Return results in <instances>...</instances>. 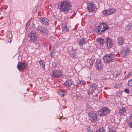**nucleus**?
Segmentation results:
<instances>
[{
  "label": "nucleus",
  "instance_id": "nucleus-1",
  "mask_svg": "<svg viewBox=\"0 0 132 132\" xmlns=\"http://www.w3.org/2000/svg\"><path fill=\"white\" fill-rule=\"evenodd\" d=\"M70 2L65 0L60 3L58 4V8L62 12H68L71 8Z\"/></svg>",
  "mask_w": 132,
  "mask_h": 132
},
{
  "label": "nucleus",
  "instance_id": "nucleus-2",
  "mask_svg": "<svg viewBox=\"0 0 132 132\" xmlns=\"http://www.w3.org/2000/svg\"><path fill=\"white\" fill-rule=\"evenodd\" d=\"M108 26L106 23H102L96 28V32L98 34L101 35L108 29Z\"/></svg>",
  "mask_w": 132,
  "mask_h": 132
},
{
  "label": "nucleus",
  "instance_id": "nucleus-3",
  "mask_svg": "<svg viewBox=\"0 0 132 132\" xmlns=\"http://www.w3.org/2000/svg\"><path fill=\"white\" fill-rule=\"evenodd\" d=\"M114 58V55L113 54H106L103 57V60L105 63H109L113 62Z\"/></svg>",
  "mask_w": 132,
  "mask_h": 132
},
{
  "label": "nucleus",
  "instance_id": "nucleus-4",
  "mask_svg": "<svg viewBox=\"0 0 132 132\" xmlns=\"http://www.w3.org/2000/svg\"><path fill=\"white\" fill-rule=\"evenodd\" d=\"M28 36L30 39V42H35L38 39V35L35 31H32L28 34Z\"/></svg>",
  "mask_w": 132,
  "mask_h": 132
},
{
  "label": "nucleus",
  "instance_id": "nucleus-5",
  "mask_svg": "<svg viewBox=\"0 0 132 132\" xmlns=\"http://www.w3.org/2000/svg\"><path fill=\"white\" fill-rule=\"evenodd\" d=\"M89 120L92 122H95L97 119V114L96 111H90L88 113Z\"/></svg>",
  "mask_w": 132,
  "mask_h": 132
},
{
  "label": "nucleus",
  "instance_id": "nucleus-6",
  "mask_svg": "<svg viewBox=\"0 0 132 132\" xmlns=\"http://www.w3.org/2000/svg\"><path fill=\"white\" fill-rule=\"evenodd\" d=\"M38 32L42 34L47 35L48 34V30L45 27L43 26H39L36 28Z\"/></svg>",
  "mask_w": 132,
  "mask_h": 132
},
{
  "label": "nucleus",
  "instance_id": "nucleus-7",
  "mask_svg": "<svg viewBox=\"0 0 132 132\" xmlns=\"http://www.w3.org/2000/svg\"><path fill=\"white\" fill-rule=\"evenodd\" d=\"M110 110L107 107H102L98 112V115L101 116H102L106 115L109 113Z\"/></svg>",
  "mask_w": 132,
  "mask_h": 132
},
{
  "label": "nucleus",
  "instance_id": "nucleus-8",
  "mask_svg": "<svg viewBox=\"0 0 132 132\" xmlns=\"http://www.w3.org/2000/svg\"><path fill=\"white\" fill-rule=\"evenodd\" d=\"M116 9H109L107 10H104L102 12L103 15L105 16L109 15L112 14L114 13Z\"/></svg>",
  "mask_w": 132,
  "mask_h": 132
},
{
  "label": "nucleus",
  "instance_id": "nucleus-9",
  "mask_svg": "<svg viewBox=\"0 0 132 132\" xmlns=\"http://www.w3.org/2000/svg\"><path fill=\"white\" fill-rule=\"evenodd\" d=\"M28 65L25 62H19L17 65V67L19 70H23L26 69Z\"/></svg>",
  "mask_w": 132,
  "mask_h": 132
},
{
  "label": "nucleus",
  "instance_id": "nucleus-10",
  "mask_svg": "<svg viewBox=\"0 0 132 132\" xmlns=\"http://www.w3.org/2000/svg\"><path fill=\"white\" fill-rule=\"evenodd\" d=\"M130 50L127 47H124L121 51V55L123 57H126L129 54Z\"/></svg>",
  "mask_w": 132,
  "mask_h": 132
},
{
  "label": "nucleus",
  "instance_id": "nucleus-11",
  "mask_svg": "<svg viewBox=\"0 0 132 132\" xmlns=\"http://www.w3.org/2000/svg\"><path fill=\"white\" fill-rule=\"evenodd\" d=\"M39 21L44 25L48 26L50 24L48 19L45 17H42L39 18Z\"/></svg>",
  "mask_w": 132,
  "mask_h": 132
},
{
  "label": "nucleus",
  "instance_id": "nucleus-12",
  "mask_svg": "<svg viewBox=\"0 0 132 132\" xmlns=\"http://www.w3.org/2000/svg\"><path fill=\"white\" fill-rule=\"evenodd\" d=\"M105 44L109 48H111L113 45V42L111 39L109 38H106L105 39Z\"/></svg>",
  "mask_w": 132,
  "mask_h": 132
},
{
  "label": "nucleus",
  "instance_id": "nucleus-13",
  "mask_svg": "<svg viewBox=\"0 0 132 132\" xmlns=\"http://www.w3.org/2000/svg\"><path fill=\"white\" fill-rule=\"evenodd\" d=\"M62 75L61 72L59 70H55L52 73V75L54 78L59 77Z\"/></svg>",
  "mask_w": 132,
  "mask_h": 132
},
{
  "label": "nucleus",
  "instance_id": "nucleus-14",
  "mask_svg": "<svg viewBox=\"0 0 132 132\" xmlns=\"http://www.w3.org/2000/svg\"><path fill=\"white\" fill-rule=\"evenodd\" d=\"M127 120L128 126L129 128H132V114L129 116Z\"/></svg>",
  "mask_w": 132,
  "mask_h": 132
},
{
  "label": "nucleus",
  "instance_id": "nucleus-15",
  "mask_svg": "<svg viewBox=\"0 0 132 132\" xmlns=\"http://www.w3.org/2000/svg\"><path fill=\"white\" fill-rule=\"evenodd\" d=\"M95 8V5L92 3H89L87 6V9L89 12H93Z\"/></svg>",
  "mask_w": 132,
  "mask_h": 132
},
{
  "label": "nucleus",
  "instance_id": "nucleus-16",
  "mask_svg": "<svg viewBox=\"0 0 132 132\" xmlns=\"http://www.w3.org/2000/svg\"><path fill=\"white\" fill-rule=\"evenodd\" d=\"M118 40V44L119 45H123L125 42V39L124 38L121 37H119L117 38Z\"/></svg>",
  "mask_w": 132,
  "mask_h": 132
},
{
  "label": "nucleus",
  "instance_id": "nucleus-17",
  "mask_svg": "<svg viewBox=\"0 0 132 132\" xmlns=\"http://www.w3.org/2000/svg\"><path fill=\"white\" fill-rule=\"evenodd\" d=\"M95 67L97 69L100 71L103 68L102 65L100 61H96L95 63Z\"/></svg>",
  "mask_w": 132,
  "mask_h": 132
},
{
  "label": "nucleus",
  "instance_id": "nucleus-18",
  "mask_svg": "<svg viewBox=\"0 0 132 132\" xmlns=\"http://www.w3.org/2000/svg\"><path fill=\"white\" fill-rule=\"evenodd\" d=\"M78 43L79 46L82 47L83 44H85V40L84 38L80 39L78 41Z\"/></svg>",
  "mask_w": 132,
  "mask_h": 132
},
{
  "label": "nucleus",
  "instance_id": "nucleus-19",
  "mask_svg": "<svg viewBox=\"0 0 132 132\" xmlns=\"http://www.w3.org/2000/svg\"><path fill=\"white\" fill-rule=\"evenodd\" d=\"M96 85L95 84H93L91 85L89 90H91V92H94V91L96 88Z\"/></svg>",
  "mask_w": 132,
  "mask_h": 132
},
{
  "label": "nucleus",
  "instance_id": "nucleus-20",
  "mask_svg": "<svg viewBox=\"0 0 132 132\" xmlns=\"http://www.w3.org/2000/svg\"><path fill=\"white\" fill-rule=\"evenodd\" d=\"M126 112V109L125 108H120L119 114L120 115L123 116L124 115V113Z\"/></svg>",
  "mask_w": 132,
  "mask_h": 132
},
{
  "label": "nucleus",
  "instance_id": "nucleus-21",
  "mask_svg": "<svg viewBox=\"0 0 132 132\" xmlns=\"http://www.w3.org/2000/svg\"><path fill=\"white\" fill-rule=\"evenodd\" d=\"M69 53L70 54V56L72 58L75 57V56L76 54V52L75 51L72 50L69 52Z\"/></svg>",
  "mask_w": 132,
  "mask_h": 132
},
{
  "label": "nucleus",
  "instance_id": "nucleus-22",
  "mask_svg": "<svg viewBox=\"0 0 132 132\" xmlns=\"http://www.w3.org/2000/svg\"><path fill=\"white\" fill-rule=\"evenodd\" d=\"M121 73V71H120L118 72L117 71L115 72L114 73H113V75L114 77L116 78L118 77V76L120 75Z\"/></svg>",
  "mask_w": 132,
  "mask_h": 132
},
{
  "label": "nucleus",
  "instance_id": "nucleus-23",
  "mask_svg": "<svg viewBox=\"0 0 132 132\" xmlns=\"http://www.w3.org/2000/svg\"><path fill=\"white\" fill-rule=\"evenodd\" d=\"M97 41H98L99 43L101 45H103L105 42V40L104 39L99 38L97 39Z\"/></svg>",
  "mask_w": 132,
  "mask_h": 132
},
{
  "label": "nucleus",
  "instance_id": "nucleus-24",
  "mask_svg": "<svg viewBox=\"0 0 132 132\" xmlns=\"http://www.w3.org/2000/svg\"><path fill=\"white\" fill-rule=\"evenodd\" d=\"M39 63L40 66L42 67L43 69H45V65L43 61L41 60L39 61Z\"/></svg>",
  "mask_w": 132,
  "mask_h": 132
},
{
  "label": "nucleus",
  "instance_id": "nucleus-25",
  "mask_svg": "<svg viewBox=\"0 0 132 132\" xmlns=\"http://www.w3.org/2000/svg\"><path fill=\"white\" fill-rule=\"evenodd\" d=\"M65 84L66 86H70L72 84V82L71 80H68L66 81Z\"/></svg>",
  "mask_w": 132,
  "mask_h": 132
},
{
  "label": "nucleus",
  "instance_id": "nucleus-26",
  "mask_svg": "<svg viewBox=\"0 0 132 132\" xmlns=\"http://www.w3.org/2000/svg\"><path fill=\"white\" fill-rule=\"evenodd\" d=\"M95 60L94 59H90L89 61L90 67H92L93 64L94 63Z\"/></svg>",
  "mask_w": 132,
  "mask_h": 132
},
{
  "label": "nucleus",
  "instance_id": "nucleus-27",
  "mask_svg": "<svg viewBox=\"0 0 132 132\" xmlns=\"http://www.w3.org/2000/svg\"><path fill=\"white\" fill-rule=\"evenodd\" d=\"M58 93L61 97H63L64 96V94L63 91L62 90H60L59 91Z\"/></svg>",
  "mask_w": 132,
  "mask_h": 132
},
{
  "label": "nucleus",
  "instance_id": "nucleus-28",
  "mask_svg": "<svg viewBox=\"0 0 132 132\" xmlns=\"http://www.w3.org/2000/svg\"><path fill=\"white\" fill-rule=\"evenodd\" d=\"M132 26V24L130 23H129L126 26V30L127 31H128L130 28Z\"/></svg>",
  "mask_w": 132,
  "mask_h": 132
},
{
  "label": "nucleus",
  "instance_id": "nucleus-29",
  "mask_svg": "<svg viewBox=\"0 0 132 132\" xmlns=\"http://www.w3.org/2000/svg\"><path fill=\"white\" fill-rule=\"evenodd\" d=\"M7 37L10 39L12 37V34L11 32H9L7 34Z\"/></svg>",
  "mask_w": 132,
  "mask_h": 132
},
{
  "label": "nucleus",
  "instance_id": "nucleus-30",
  "mask_svg": "<svg viewBox=\"0 0 132 132\" xmlns=\"http://www.w3.org/2000/svg\"><path fill=\"white\" fill-rule=\"evenodd\" d=\"M104 130V127H102L100 128L99 129L96 131V132H105Z\"/></svg>",
  "mask_w": 132,
  "mask_h": 132
},
{
  "label": "nucleus",
  "instance_id": "nucleus-31",
  "mask_svg": "<svg viewBox=\"0 0 132 132\" xmlns=\"http://www.w3.org/2000/svg\"><path fill=\"white\" fill-rule=\"evenodd\" d=\"M128 85L129 86L132 87V79L128 80Z\"/></svg>",
  "mask_w": 132,
  "mask_h": 132
},
{
  "label": "nucleus",
  "instance_id": "nucleus-32",
  "mask_svg": "<svg viewBox=\"0 0 132 132\" xmlns=\"http://www.w3.org/2000/svg\"><path fill=\"white\" fill-rule=\"evenodd\" d=\"M63 29L67 31H68L69 30L68 29V28L67 27V26H65L63 28Z\"/></svg>",
  "mask_w": 132,
  "mask_h": 132
},
{
  "label": "nucleus",
  "instance_id": "nucleus-33",
  "mask_svg": "<svg viewBox=\"0 0 132 132\" xmlns=\"http://www.w3.org/2000/svg\"><path fill=\"white\" fill-rule=\"evenodd\" d=\"M124 92L127 94H128L129 93V90L127 88H126L124 90Z\"/></svg>",
  "mask_w": 132,
  "mask_h": 132
},
{
  "label": "nucleus",
  "instance_id": "nucleus-34",
  "mask_svg": "<svg viewBox=\"0 0 132 132\" xmlns=\"http://www.w3.org/2000/svg\"><path fill=\"white\" fill-rule=\"evenodd\" d=\"M119 87V84L118 83H116L114 85V87L116 88H118Z\"/></svg>",
  "mask_w": 132,
  "mask_h": 132
},
{
  "label": "nucleus",
  "instance_id": "nucleus-35",
  "mask_svg": "<svg viewBox=\"0 0 132 132\" xmlns=\"http://www.w3.org/2000/svg\"><path fill=\"white\" fill-rule=\"evenodd\" d=\"M130 74H127L124 76V79H126L129 76Z\"/></svg>",
  "mask_w": 132,
  "mask_h": 132
},
{
  "label": "nucleus",
  "instance_id": "nucleus-36",
  "mask_svg": "<svg viewBox=\"0 0 132 132\" xmlns=\"http://www.w3.org/2000/svg\"><path fill=\"white\" fill-rule=\"evenodd\" d=\"M83 81V80H79V81L77 82V83L78 84H80Z\"/></svg>",
  "mask_w": 132,
  "mask_h": 132
},
{
  "label": "nucleus",
  "instance_id": "nucleus-37",
  "mask_svg": "<svg viewBox=\"0 0 132 132\" xmlns=\"http://www.w3.org/2000/svg\"><path fill=\"white\" fill-rule=\"evenodd\" d=\"M53 54V52L52 53V52H50L51 56V57H53L54 56V54Z\"/></svg>",
  "mask_w": 132,
  "mask_h": 132
},
{
  "label": "nucleus",
  "instance_id": "nucleus-38",
  "mask_svg": "<svg viewBox=\"0 0 132 132\" xmlns=\"http://www.w3.org/2000/svg\"><path fill=\"white\" fill-rule=\"evenodd\" d=\"M109 132H116V131L114 130H112L111 131L110 130Z\"/></svg>",
  "mask_w": 132,
  "mask_h": 132
},
{
  "label": "nucleus",
  "instance_id": "nucleus-39",
  "mask_svg": "<svg viewBox=\"0 0 132 132\" xmlns=\"http://www.w3.org/2000/svg\"><path fill=\"white\" fill-rule=\"evenodd\" d=\"M91 92H89L88 93V95H89V94H90V93Z\"/></svg>",
  "mask_w": 132,
  "mask_h": 132
},
{
  "label": "nucleus",
  "instance_id": "nucleus-40",
  "mask_svg": "<svg viewBox=\"0 0 132 132\" xmlns=\"http://www.w3.org/2000/svg\"><path fill=\"white\" fill-rule=\"evenodd\" d=\"M126 72V71H125V72H124V73H125Z\"/></svg>",
  "mask_w": 132,
  "mask_h": 132
}]
</instances>
